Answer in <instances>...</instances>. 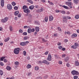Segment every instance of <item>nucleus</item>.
Instances as JSON below:
<instances>
[{
    "label": "nucleus",
    "instance_id": "obj_1",
    "mask_svg": "<svg viewBox=\"0 0 79 79\" xmlns=\"http://www.w3.org/2000/svg\"><path fill=\"white\" fill-rule=\"evenodd\" d=\"M19 50H20V48H15L14 49V52L15 54L16 55H18L19 54Z\"/></svg>",
    "mask_w": 79,
    "mask_h": 79
},
{
    "label": "nucleus",
    "instance_id": "obj_2",
    "mask_svg": "<svg viewBox=\"0 0 79 79\" xmlns=\"http://www.w3.org/2000/svg\"><path fill=\"white\" fill-rule=\"evenodd\" d=\"M65 4H67L68 6H69L70 8H73V6H72V5H73V3H72V2H66Z\"/></svg>",
    "mask_w": 79,
    "mask_h": 79
},
{
    "label": "nucleus",
    "instance_id": "obj_3",
    "mask_svg": "<svg viewBox=\"0 0 79 79\" xmlns=\"http://www.w3.org/2000/svg\"><path fill=\"white\" fill-rule=\"evenodd\" d=\"M29 43V41H26L25 42H22L20 44V45L22 46H25L26 45H27V44Z\"/></svg>",
    "mask_w": 79,
    "mask_h": 79
},
{
    "label": "nucleus",
    "instance_id": "obj_4",
    "mask_svg": "<svg viewBox=\"0 0 79 79\" xmlns=\"http://www.w3.org/2000/svg\"><path fill=\"white\" fill-rule=\"evenodd\" d=\"M71 73L73 75H78L79 74L78 72L76 70H73Z\"/></svg>",
    "mask_w": 79,
    "mask_h": 79
},
{
    "label": "nucleus",
    "instance_id": "obj_5",
    "mask_svg": "<svg viewBox=\"0 0 79 79\" xmlns=\"http://www.w3.org/2000/svg\"><path fill=\"white\" fill-rule=\"evenodd\" d=\"M8 18L6 17H5L4 19H2V22L3 23H6V21H8Z\"/></svg>",
    "mask_w": 79,
    "mask_h": 79
},
{
    "label": "nucleus",
    "instance_id": "obj_6",
    "mask_svg": "<svg viewBox=\"0 0 79 79\" xmlns=\"http://www.w3.org/2000/svg\"><path fill=\"white\" fill-rule=\"evenodd\" d=\"M35 31V29H34L28 28L27 30V32L31 34L32 32H34Z\"/></svg>",
    "mask_w": 79,
    "mask_h": 79
},
{
    "label": "nucleus",
    "instance_id": "obj_7",
    "mask_svg": "<svg viewBox=\"0 0 79 79\" xmlns=\"http://www.w3.org/2000/svg\"><path fill=\"white\" fill-rule=\"evenodd\" d=\"M47 60L48 61H52V56L50 54H49L48 55V56L47 59Z\"/></svg>",
    "mask_w": 79,
    "mask_h": 79
},
{
    "label": "nucleus",
    "instance_id": "obj_8",
    "mask_svg": "<svg viewBox=\"0 0 79 79\" xmlns=\"http://www.w3.org/2000/svg\"><path fill=\"white\" fill-rule=\"evenodd\" d=\"M7 8L9 10H12V8H13L12 6L10 4H8L7 6Z\"/></svg>",
    "mask_w": 79,
    "mask_h": 79
},
{
    "label": "nucleus",
    "instance_id": "obj_9",
    "mask_svg": "<svg viewBox=\"0 0 79 79\" xmlns=\"http://www.w3.org/2000/svg\"><path fill=\"white\" fill-rule=\"evenodd\" d=\"M63 21L64 23H67V22H68V19H67L66 16L63 17Z\"/></svg>",
    "mask_w": 79,
    "mask_h": 79
},
{
    "label": "nucleus",
    "instance_id": "obj_10",
    "mask_svg": "<svg viewBox=\"0 0 79 79\" xmlns=\"http://www.w3.org/2000/svg\"><path fill=\"white\" fill-rule=\"evenodd\" d=\"M23 11L25 13H26L27 14H28V13H30V10H29V9H24L23 10Z\"/></svg>",
    "mask_w": 79,
    "mask_h": 79
},
{
    "label": "nucleus",
    "instance_id": "obj_11",
    "mask_svg": "<svg viewBox=\"0 0 79 79\" xmlns=\"http://www.w3.org/2000/svg\"><path fill=\"white\" fill-rule=\"evenodd\" d=\"M43 63H44V64H47L48 65V64H50V63L49 62L46 60H44L43 61Z\"/></svg>",
    "mask_w": 79,
    "mask_h": 79
},
{
    "label": "nucleus",
    "instance_id": "obj_12",
    "mask_svg": "<svg viewBox=\"0 0 79 79\" xmlns=\"http://www.w3.org/2000/svg\"><path fill=\"white\" fill-rule=\"evenodd\" d=\"M1 5L2 7L4 6V0H1Z\"/></svg>",
    "mask_w": 79,
    "mask_h": 79
},
{
    "label": "nucleus",
    "instance_id": "obj_13",
    "mask_svg": "<svg viewBox=\"0 0 79 79\" xmlns=\"http://www.w3.org/2000/svg\"><path fill=\"white\" fill-rule=\"evenodd\" d=\"M49 18V21H52L53 20V17L52 15L50 16Z\"/></svg>",
    "mask_w": 79,
    "mask_h": 79
},
{
    "label": "nucleus",
    "instance_id": "obj_14",
    "mask_svg": "<svg viewBox=\"0 0 79 79\" xmlns=\"http://www.w3.org/2000/svg\"><path fill=\"white\" fill-rule=\"evenodd\" d=\"M43 8H41L40 9H39L37 10V12L39 13L40 12H42L43 11Z\"/></svg>",
    "mask_w": 79,
    "mask_h": 79
},
{
    "label": "nucleus",
    "instance_id": "obj_15",
    "mask_svg": "<svg viewBox=\"0 0 79 79\" xmlns=\"http://www.w3.org/2000/svg\"><path fill=\"white\" fill-rule=\"evenodd\" d=\"M11 67L9 66H7L6 67V69H7V70H8V71H10V70H11Z\"/></svg>",
    "mask_w": 79,
    "mask_h": 79
},
{
    "label": "nucleus",
    "instance_id": "obj_16",
    "mask_svg": "<svg viewBox=\"0 0 79 79\" xmlns=\"http://www.w3.org/2000/svg\"><path fill=\"white\" fill-rule=\"evenodd\" d=\"M34 8V6L32 5L29 7V8L30 10H33Z\"/></svg>",
    "mask_w": 79,
    "mask_h": 79
},
{
    "label": "nucleus",
    "instance_id": "obj_17",
    "mask_svg": "<svg viewBox=\"0 0 79 79\" xmlns=\"http://www.w3.org/2000/svg\"><path fill=\"white\" fill-rule=\"evenodd\" d=\"M75 66H79V63L78 61H76L75 62Z\"/></svg>",
    "mask_w": 79,
    "mask_h": 79
},
{
    "label": "nucleus",
    "instance_id": "obj_18",
    "mask_svg": "<svg viewBox=\"0 0 79 79\" xmlns=\"http://www.w3.org/2000/svg\"><path fill=\"white\" fill-rule=\"evenodd\" d=\"M78 2L79 0H73V2L74 3H75V4H77V5Z\"/></svg>",
    "mask_w": 79,
    "mask_h": 79
},
{
    "label": "nucleus",
    "instance_id": "obj_19",
    "mask_svg": "<svg viewBox=\"0 0 79 79\" xmlns=\"http://www.w3.org/2000/svg\"><path fill=\"white\" fill-rule=\"evenodd\" d=\"M19 11H17L15 12L14 15L15 16H17L19 14Z\"/></svg>",
    "mask_w": 79,
    "mask_h": 79
},
{
    "label": "nucleus",
    "instance_id": "obj_20",
    "mask_svg": "<svg viewBox=\"0 0 79 79\" xmlns=\"http://www.w3.org/2000/svg\"><path fill=\"white\" fill-rule=\"evenodd\" d=\"M35 24H37L38 25H40V23H39V22L38 21H35Z\"/></svg>",
    "mask_w": 79,
    "mask_h": 79
},
{
    "label": "nucleus",
    "instance_id": "obj_21",
    "mask_svg": "<svg viewBox=\"0 0 79 79\" xmlns=\"http://www.w3.org/2000/svg\"><path fill=\"white\" fill-rule=\"evenodd\" d=\"M60 12L61 13H62V14H65L66 12H65V11L63 10H60Z\"/></svg>",
    "mask_w": 79,
    "mask_h": 79
},
{
    "label": "nucleus",
    "instance_id": "obj_22",
    "mask_svg": "<svg viewBox=\"0 0 79 79\" xmlns=\"http://www.w3.org/2000/svg\"><path fill=\"white\" fill-rule=\"evenodd\" d=\"M39 27H36L35 28L36 31L39 32Z\"/></svg>",
    "mask_w": 79,
    "mask_h": 79
},
{
    "label": "nucleus",
    "instance_id": "obj_23",
    "mask_svg": "<svg viewBox=\"0 0 79 79\" xmlns=\"http://www.w3.org/2000/svg\"><path fill=\"white\" fill-rule=\"evenodd\" d=\"M27 6H26L24 5L23 6V10H25V9H27Z\"/></svg>",
    "mask_w": 79,
    "mask_h": 79
},
{
    "label": "nucleus",
    "instance_id": "obj_24",
    "mask_svg": "<svg viewBox=\"0 0 79 79\" xmlns=\"http://www.w3.org/2000/svg\"><path fill=\"white\" fill-rule=\"evenodd\" d=\"M9 29L10 31V32H11L13 30V27L12 26H10L9 27Z\"/></svg>",
    "mask_w": 79,
    "mask_h": 79
},
{
    "label": "nucleus",
    "instance_id": "obj_25",
    "mask_svg": "<svg viewBox=\"0 0 79 79\" xmlns=\"http://www.w3.org/2000/svg\"><path fill=\"white\" fill-rule=\"evenodd\" d=\"M71 48H73V49H76L77 48V47L76 46L75 44H74V45H73L71 46Z\"/></svg>",
    "mask_w": 79,
    "mask_h": 79
},
{
    "label": "nucleus",
    "instance_id": "obj_26",
    "mask_svg": "<svg viewBox=\"0 0 79 79\" xmlns=\"http://www.w3.org/2000/svg\"><path fill=\"white\" fill-rule=\"evenodd\" d=\"M27 68L28 69H29V68H31V65L30 64H28L27 65Z\"/></svg>",
    "mask_w": 79,
    "mask_h": 79
},
{
    "label": "nucleus",
    "instance_id": "obj_27",
    "mask_svg": "<svg viewBox=\"0 0 79 79\" xmlns=\"http://www.w3.org/2000/svg\"><path fill=\"white\" fill-rule=\"evenodd\" d=\"M27 1L28 2L31 3V4H32L33 3V2L31 0H27Z\"/></svg>",
    "mask_w": 79,
    "mask_h": 79
},
{
    "label": "nucleus",
    "instance_id": "obj_28",
    "mask_svg": "<svg viewBox=\"0 0 79 79\" xmlns=\"http://www.w3.org/2000/svg\"><path fill=\"white\" fill-rule=\"evenodd\" d=\"M10 40V38L8 37L5 40V42H6Z\"/></svg>",
    "mask_w": 79,
    "mask_h": 79
},
{
    "label": "nucleus",
    "instance_id": "obj_29",
    "mask_svg": "<svg viewBox=\"0 0 79 79\" xmlns=\"http://www.w3.org/2000/svg\"><path fill=\"white\" fill-rule=\"evenodd\" d=\"M75 18L76 19H79V15H76L75 16Z\"/></svg>",
    "mask_w": 79,
    "mask_h": 79
},
{
    "label": "nucleus",
    "instance_id": "obj_30",
    "mask_svg": "<svg viewBox=\"0 0 79 79\" xmlns=\"http://www.w3.org/2000/svg\"><path fill=\"white\" fill-rule=\"evenodd\" d=\"M69 60V57H66L65 58L64 60L65 61H66H66H68Z\"/></svg>",
    "mask_w": 79,
    "mask_h": 79
},
{
    "label": "nucleus",
    "instance_id": "obj_31",
    "mask_svg": "<svg viewBox=\"0 0 79 79\" xmlns=\"http://www.w3.org/2000/svg\"><path fill=\"white\" fill-rule=\"evenodd\" d=\"M3 74V71L2 70H0V75H1V76H2Z\"/></svg>",
    "mask_w": 79,
    "mask_h": 79
},
{
    "label": "nucleus",
    "instance_id": "obj_32",
    "mask_svg": "<svg viewBox=\"0 0 79 79\" xmlns=\"http://www.w3.org/2000/svg\"><path fill=\"white\" fill-rule=\"evenodd\" d=\"M23 27H24V29H26V28H30V26H24Z\"/></svg>",
    "mask_w": 79,
    "mask_h": 79
},
{
    "label": "nucleus",
    "instance_id": "obj_33",
    "mask_svg": "<svg viewBox=\"0 0 79 79\" xmlns=\"http://www.w3.org/2000/svg\"><path fill=\"white\" fill-rule=\"evenodd\" d=\"M44 21H45V22H47L48 21V17H46L44 19Z\"/></svg>",
    "mask_w": 79,
    "mask_h": 79
},
{
    "label": "nucleus",
    "instance_id": "obj_34",
    "mask_svg": "<svg viewBox=\"0 0 79 79\" xmlns=\"http://www.w3.org/2000/svg\"><path fill=\"white\" fill-rule=\"evenodd\" d=\"M11 4L13 5V6H15V5H16V3L14 2H12L11 3Z\"/></svg>",
    "mask_w": 79,
    "mask_h": 79
},
{
    "label": "nucleus",
    "instance_id": "obj_35",
    "mask_svg": "<svg viewBox=\"0 0 79 79\" xmlns=\"http://www.w3.org/2000/svg\"><path fill=\"white\" fill-rule=\"evenodd\" d=\"M18 9V7L17 6H15L14 7V9L15 10H17Z\"/></svg>",
    "mask_w": 79,
    "mask_h": 79
},
{
    "label": "nucleus",
    "instance_id": "obj_36",
    "mask_svg": "<svg viewBox=\"0 0 79 79\" xmlns=\"http://www.w3.org/2000/svg\"><path fill=\"white\" fill-rule=\"evenodd\" d=\"M74 45H75L77 47H78V45H79V44H77V43H74Z\"/></svg>",
    "mask_w": 79,
    "mask_h": 79
},
{
    "label": "nucleus",
    "instance_id": "obj_37",
    "mask_svg": "<svg viewBox=\"0 0 79 79\" xmlns=\"http://www.w3.org/2000/svg\"><path fill=\"white\" fill-rule=\"evenodd\" d=\"M24 40H27V39H28V37L27 36H25L24 37Z\"/></svg>",
    "mask_w": 79,
    "mask_h": 79
},
{
    "label": "nucleus",
    "instance_id": "obj_38",
    "mask_svg": "<svg viewBox=\"0 0 79 79\" xmlns=\"http://www.w3.org/2000/svg\"><path fill=\"white\" fill-rule=\"evenodd\" d=\"M42 40L43 42H47V40H45L44 38L42 39Z\"/></svg>",
    "mask_w": 79,
    "mask_h": 79
},
{
    "label": "nucleus",
    "instance_id": "obj_39",
    "mask_svg": "<svg viewBox=\"0 0 79 79\" xmlns=\"http://www.w3.org/2000/svg\"><path fill=\"white\" fill-rule=\"evenodd\" d=\"M58 48L60 50H61V49H62V48H63V47L62 46H58Z\"/></svg>",
    "mask_w": 79,
    "mask_h": 79
},
{
    "label": "nucleus",
    "instance_id": "obj_40",
    "mask_svg": "<svg viewBox=\"0 0 79 79\" xmlns=\"http://www.w3.org/2000/svg\"><path fill=\"white\" fill-rule=\"evenodd\" d=\"M35 70H39V68L38 67H35Z\"/></svg>",
    "mask_w": 79,
    "mask_h": 79
},
{
    "label": "nucleus",
    "instance_id": "obj_41",
    "mask_svg": "<svg viewBox=\"0 0 79 79\" xmlns=\"http://www.w3.org/2000/svg\"><path fill=\"white\" fill-rule=\"evenodd\" d=\"M23 35H27V33L26 32H24L23 33Z\"/></svg>",
    "mask_w": 79,
    "mask_h": 79
},
{
    "label": "nucleus",
    "instance_id": "obj_42",
    "mask_svg": "<svg viewBox=\"0 0 79 79\" xmlns=\"http://www.w3.org/2000/svg\"><path fill=\"white\" fill-rule=\"evenodd\" d=\"M54 56L56 57V59H58V56L56 54H55L54 55Z\"/></svg>",
    "mask_w": 79,
    "mask_h": 79
},
{
    "label": "nucleus",
    "instance_id": "obj_43",
    "mask_svg": "<svg viewBox=\"0 0 79 79\" xmlns=\"http://www.w3.org/2000/svg\"><path fill=\"white\" fill-rule=\"evenodd\" d=\"M15 64L16 65H18V64H19V63L18 61L15 62Z\"/></svg>",
    "mask_w": 79,
    "mask_h": 79
},
{
    "label": "nucleus",
    "instance_id": "obj_44",
    "mask_svg": "<svg viewBox=\"0 0 79 79\" xmlns=\"http://www.w3.org/2000/svg\"><path fill=\"white\" fill-rule=\"evenodd\" d=\"M62 7H63V8H65V9H68V7L67 6L64 5Z\"/></svg>",
    "mask_w": 79,
    "mask_h": 79
},
{
    "label": "nucleus",
    "instance_id": "obj_45",
    "mask_svg": "<svg viewBox=\"0 0 79 79\" xmlns=\"http://www.w3.org/2000/svg\"><path fill=\"white\" fill-rule=\"evenodd\" d=\"M19 32L20 33H23V30H22V29H20L19 30Z\"/></svg>",
    "mask_w": 79,
    "mask_h": 79
},
{
    "label": "nucleus",
    "instance_id": "obj_46",
    "mask_svg": "<svg viewBox=\"0 0 79 79\" xmlns=\"http://www.w3.org/2000/svg\"><path fill=\"white\" fill-rule=\"evenodd\" d=\"M73 78L74 79H77V78H78V76H74L73 77Z\"/></svg>",
    "mask_w": 79,
    "mask_h": 79
},
{
    "label": "nucleus",
    "instance_id": "obj_47",
    "mask_svg": "<svg viewBox=\"0 0 79 79\" xmlns=\"http://www.w3.org/2000/svg\"><path fill=\"white\" fill-rule=\"evenodd\" d=\"M23 55L24 56H26V52L25 51H23Z\"/></svg>",
    "mask_w": 79,
    "mask_h": 79
},
{
    "label": "nucleus",
    "instance_id": "obj_48",
    "mask_svg": "<svg viewBox=\"0 0 79 79\" xmlns=\"http://www.w3.org/2000/svg\"><path fill=\"white\" fill-rule=\"evenodd\" d=\"M36 79H42V77H37L36 78Z\"/></svg>",
    "mask_w": 79,
    "mask_h": 79
},
{
    "label": "nucleus",
    "instance_id": "obj_49",
    "mask_svg": "<svg viewBox=\"0 0 79 79\" xmlns=\"http://www.w3.org/2000/svg\"><path fill=\"white\" fill-rule=\"evenodd\" d=\"M0 64L1 66H3V65H4V64H3V63L2 62H1L0 63Z\"/></svg>",
    "mask_w": 79,
    "mask_h": 79
},
{
    "label": "nucleus",
    "instance_id": "obj_50",
    "mask_svg": "<svg viewBox=\"0 0 79 79\" xmlns=\"http://www.w3.org/2000/svg\"><path fill=\"white\" fill-rule=\"evenodd\" d=\"M67 18L68 19H71V18L69 16H66Z\"/></svg>",
    "mask_w": 79,
    "mask_h": 79
},
{
    "label": "nucleus",
    "instance_id": "obj_51",
    "mask_svg": "<svg viewBox=\"0 0 79 79\" xmlns=\"http://www.w3.org/2000/svg\"><path fill=\"white\" fill-rule=\"evenodd\" d=\"M4 61L5 63H6L8 61V60L6 59H4Z\"/></svg>",
    "mask_w": 79,
    "mask_h": 79
},
{
    "label": "nucleus",
    "instance_id": "obj_52",
    "mask_svg": "<svg viewBox=\"0 0 79 79\" xmlns=\"http://www.w3.org/2000/svg\"><path fill=\"white\" fill-rule=\"evenodd\" d=\"M32 74V73L31 72H30V73H29L28 74V76H30Z\"/></svg>",
    "mask_w": 79,
    "mask_h": 79
},
{
    "label": "nucleus",
    "instance_id": "obj_53",
    "mask_svg": "<svg viewBox=\"0 0 79 79\" xmlns=\"http://www.w3.org/2000/svg\"><path fill=\"white\" fill-rule=\"evenodd\" d=\"M39 63L40 64H42L43 63V61H39Z\"/></svg>",
    "mask_w": 79,
    "mask_h": 79
},
{
    "label": "nucleus",
    "instance_id": "obj_54",
    "mask_svg": "<svg viewBox=\"0 0 79 79\" xmlns=\"http://www.w3.org/2000/svg\"><path fill=\"white\" fill-rule=\"evenodd\" d=\"M48 77V76L47 75H45L44 77V79H47Z\"/></svg>",
    "mask_w": 79,
    "mask_h": 79
},
{
    "label": "nucleus",
    "instance_id": "obj_55",
    "mask_svg": "<svg viewBox=\"0 0 79 79\" xmlns=\"http://www.w3.org/2000/svg\"><path fill=\"white\" fill-rule=\"evenodd\" d=\"M18 18H21V14H19L18 15Z\"/></svg>",
    "mask_w": 79,
    "mask_h": 79
},
{
    "label": "nucleus",
    "instance_id": "obj_56",
    "mask_svg": "<svg viewBox=\"0 0 79 79\" xmlns=\"http://www.w3.org/2000/svg\"><path fill=\"white\" fill-rule=\"evenodd\" d=\"M75 37L73 34L71 35V38H72V39H74Z\"/></svg>",
    "mask_w": 79,
    "mask_h": 79
},
{
    "label": "nucleus",
    "instance_id": "obj_57",
    "mask_svg": "<svg viewBox=\"0 0 79 79\" xmlns=\"http://www.w3.org/2000/svg\"><path fill=\"white\" fill-rule=\"evenodd\" d=\"M66 66L67 67H69V63H67L66 64Z\"/></svg>",
    "mask_w": 79,
    "mask_h": 79
},
{
    "label": "nucleus",
    "instance_id": "obj_58",
    "mask_svg": "<svg viewBox=\"0 0 79 79\" xmlns=\"http://www.w3.org/2000/svg\"><path fill=\"white\" fill-rule=\"evenodd\" d=\"M35 7L36 8H38L39 7V6L38 5H35Z\"/></svg>",
    "mask_w": 79,
    "mask_h": 79
},
{
    "label": "nucleus",
    "instance_id": "obj_59",
    "mask_svg": "<svg viewBox=\"0 0 79 79\" xmlns=\"http://www.w3.org/2000/svg\"><path fill=\"white\" fill-rule=\"evenodd\" d=\"M59 64H62V61H59Z\"/></svg>",
    "mask_w": 79,
    "mask_h": 79
},
{
    "label": "nucleus",
    "instance_id": "obj_60",
    "mask_svg": "<svg viewBox=\"0 0 79 79\" xmlns=\"http://www.w3.org/2000/svg\"><path fill=\"white\" fill-rule=\"evenodd\" d=\"M56 13H59V12H60V10L57 9L56 10Z\"/></svg>",
    "mask_w": 79,
    "mask_h": 79
},
{
    "label": "nucleus",
    "instance_id": "obj_61",
    "mask_svg": "<svg viewBox=\"0 0 79 79\" xmlns=\"http://www.w3.org/2000/svg\"><path fill=\"white\" fill-rule=\"evenodd\" d=\"M66 56L65 54H63L62 55V56L63 58H64Z\"/></svg>",
    "mask_w": 79,
    "mask_h": 79
},
{
    "label": "nucleus",
    "instance_id": "obj_62",
    "mask_svg": "<svg viewBox=\"0 0 79 79\" xmlns=\"http://www.w3.org/2000/svg\"><path fill=\"white\" fill-rule=\"evenodd\" d=\"M57 29H58V31H61V29L60 27H58Z\"/></svg>",
    "mask_w": 79,
    "mask_h": 79
},
{
    "label": "nucleus",
    "instance_id": "obj_63",
    "mask_svg": "<svg viewBox=\"0 0 79 79\" xmlns=\"http://www.w3.org/2000/svg\"><path fill=\"white\" fill-rule=\"evenodd\" d=\"M73 35L75 36V37H77V34H73Z\"/></svg>",
    "mask_w": 79,
    "mask_h": 79
},
{
    "label": "nucleus",
    "instance_id": "obj_64",
    "mask_svg": "<svg viewBox=\"0 0 79 79\" xmlns=\"http://www.w3.org/2000/svg\"><path fill=\"white\" fill-rule=\"evenodd\" d=\"M50 5H54L53 3L52 2H50Z\"/></svg>",
    "mask_w": 79,
    "mask_h": 79
}]
</instances>
